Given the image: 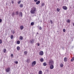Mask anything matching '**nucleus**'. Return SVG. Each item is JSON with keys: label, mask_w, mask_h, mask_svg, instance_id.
I'll return each instance as SVG.
<instances>
[{"label": "nucleus", "mask_w": 74, "mask_h": 74, "mask_svg": "<svg viewBox=\"0 0 74 74\" xmlns=\"http://www.w3.org/2000/svg\"><path fill=\"white\" fill-rule=\"evenodd\" d=\"M36 10H37V9L36 8H33L31 10V13L32 14H34L35 12H36Z\"/></svg>", "instance_id": "1"}, {"label": "nucleus", "mask_w": 74, "mask_h": 74, "mask_svg": "<svg viewBox=\"0 0 74 74\" xmlns=\"http://www.w3.org/2000/svg\"><path fill=\"white\" fill-rule=\"evenodd\" d=\"M53 63H54V62L52 60H50L49 61V65H52L53 64Z\"/></svg>", "instance_id": "2"}, {"label": "nucleus", "mask_w": 74, "mask_h": 74, "mask_svg": "<svg viewBox=\"0 0 74 74\" xmlns=\"http://www.w3.org/2000/svg\"><path fill=\"white\" fill-rule=\"evenodd\" d=\"M18 16L19 17H22L23 16V13L22 12H20L18 14Z\"/></svg>", "instance_id": "3"}, {"label": "nucleus", "mask_w": 74, "mask_h": 74, "mask_svg": "<svg viewBox=\"0 0 74 74\" xmlns=\"http://www.w3.org/2000/svg\"><path fill=\"white\" fill-rule=\"evenodd\" d=\"M32 66H34L36 64V61H33L32 63Z\"/></svg>", "instance_id": "4"}, {"label": "nucleus", "mask_w": 74, "mask_h": 74, "mask_svg": "<svg viewBox=\"0 0 74 74\" xmlns=\"http://www.w3.org/2000/svg\"><path fill=\"white\" fill-rule=\"evenodd\" d=\"M39 54L41 56H42L44 55V52L43 51H41L39 52Z\"/></svg>", "instance_id": "5"}, {"label": "nucleus", "mask_w": 74, "mask_h": 74, "mask_svg": "<svg viewBox=\"0 0 74 74\" xmlns=\"http://www.w3.org/2000/svg\"><path fill=\"white\" fill-rule=\"evenodd\" d=\"M63 8L64 10H67V7L66 6H64L63 7Z\"/></svg>", "instance_id": "6"}, {"label": "nucleus", "mask_w": 74, "mask_h": 74, "mask_svg": "<svg viewBox=\"0 0 74 74\" xmlns=\"http://www.w3.org/2000/svg\"><path fill=\"white\" fill-rule=\"evenodd\" d=\"M6 72H7V73H8V72H9L10 71V68H8L6 69Z\"/></svg>", "instance_id": "7"}, {"label": "nucleus", "mask_w": 74, "mask_h": 74, "mask_svg": "<svg viewBox=\"0 0 74 74\" xmlns=\"http://www.w3.org/2000/svg\"><path fill=\"white\" fill-rule=\"evenodd\" d=\"M30 42L31 44H34V40H31L30 41Z\"/></svg>", "instance_id": "8"}, {"label": "nucleus", "mask_w": 74, "mask_h": 74, "mask_svg": "<svg viewBox=\"0 0 74 74\" xmlns=\"http://www.w3.org/2000/svg\"><path fill=\"white\" fill-rule=\"evenodd\" d=\"M54 68V66H53V65H51L50 66V69H53Z\"/></svg>", "instance_id": "9"}, {"label": "nucleus", "mask_w": 74, "mask_h": 74, "mask_svg": "<svg viewBox=\"0 0 74 74\" xmlns=\"http://www.w3.org/2000/svg\"><path fill=\"white\" fill-rule=\"evenodd\" d=\"M64 62H67V58L66 57H65L64 58Z\"/></svg>", "instance_id": "10"}, {"label": "nucleus", "mask_w": 74, "mask_h": 74, "mask_svg": "<svg viewBox=\"0 0 74 74\" xmlns=\"http://www.w3.org/2000/svg\"><path fill=\"white\" fill-rule=\"evenodd\" d=\"M20 28L21 30H23V28H24V27L23 25H21L20 26Z\"/></svg>", "instance_id": "11"}, {"label": "nucleus", "mask_w": 74, "mask_h": 74, "mask_svg": "<svg viewBox=\"0 0 74 74\" xmlns=\"http://www.w3.org/2000/svg\"><path fill=\"white\" fill-rule=\"evenodd\" d=\"M40 1H38L36 2V4L38 5V4H40Z\"/></svg>", "instance_id": "12"}, {"label": "nucleus", "mask_w": 74, "mask_h": 74, "mask_svg": "<svg viewBox=\"0 0 74 74\" xmlns=\"http://www.w3.org/2000/svg\"><path fill=\"white\" fill-rule=\"evenodd\" d=\"M20 47L19 46H18L17 47V50H18V51H19V50H20Z\"/></svg>", "instance_id": "13"}, {"label": "nucleus", "mask_w": 74, "mask_h": 74, "mask_svg": "<svg viewBox=\"0 0 74 74\" xmlns=\"http://www.w3.org/2000/svg\"><path fill=\"white\" fill-rule=\"evenodd\" d=\"M47 65V64L46 62H45L43 63V66H46Z\"/></svg>", "instance_id": "14"}, {"label": "nucleus", "mask_w": 74, "mask_h": 74, "mask_svg": "<svg viewBox=\"0 0 74 74\" xmlns=\"http://www.w3.org/2000/svg\"><path fill=\"white\" fill-rule=\"evenodd\" d=\"M39 74H42V71H40L39 72Z\"/></svg>", "instance_id": "15"}, {"label": "nucleus", "mask_w": 74, "mask_h": 74, "mask_svg": "<svg viewBox=\"0 0 74 74\" xmlns=\"http://www.w3.org/2000/svg\"><path fill=\"white\" fill-rule=\"evenodd\" d=\"M20 40H22L23 39V37H22V36H20Z\"/></svg>", "instance_id": "16"}, {"label": "nucleus", "mask_w": 74, "mask_h": 74, "mask_svg": "<svg viewBox=\"0 0 74 74\" xmlns=\"http://www.w3.org/2000/svg\"><path fill=\"white\" fill-rule=\"evenodd\" d=\"M23 5L22 4H21L20 5V7H21V8L23 7Z\"/></svg>", "instance_id": "17"}, {"label": "nucleus", "mask_w": 74, "mask_h": 74, "mask_svg": "<svg viewBox=\"0 0 74 74\" xmlns=\"http://www.w3.org/2000/svg\"><path fill=\"white\" fill-rule=\"evenodd\" d=\"M20 41L19 40H18L17 42V44H20Z\"/></svg>", "instance_id": "18"}, {"label": "nucleus", "mask_w": 74, "mask_h": 74, "mask_svg": "<svg viewBox=\"0 0 74 74\" xmlns=\"http://www.w3.org/2000/svg\"><path fill=\"white\" fill-rule=\"evenodd\" d=\"M67 22H68L69 23H70V20L68 19V20H67Z\"/></svg>", "instance_id": "19"}, {"label": "nucleus", "mask_w": 74, "mask_h": 74, "mask_svg": "<svg viewBox=\"0 0 74 74\" xmlns=\"http://www.w3.org/2000/svg\"><path fill=\"white\" fill-rule=\"evenodd\" d=\"M10 38L11 39H13V38H14V36H13V35H11Z\"/></svg>", "instance_id": "20"}, {"label": "nucleus", "mask_w": 74, "mask_h": 74, "mask_svg": "<svg viewBox=\"0 0 74 74\" xmlns=\"http://www.w3.org/2000/svg\"><path fill=\"white\" fill-rule=\"evenodd\" d=\"M43 60H44L43 59V58H41L40 59V61L41 62H43Z\"/></svg>", "instance_id": "21"}, {"label": "nucleus", "mask_w": 74, "mask_h": 74, "mask_svg": "<svg viewBox=\"0 0 74 74\" xmlns=\"http://www.w3.org/2000/svg\"><path fill=\"white\" fill-rule=\"evenodd\" d=\"M60 66L61 67H63V64H61L60 65Z\"/></svg>", "instance_id": "22"}, {"label": "nucleus", "mask_w": 74, "mask_h": 74, "mask_svg": "<svg viewBox=\"0 0 74 74\" xmlns=\"http://www.w3.org/2000/svg\"><path fill=\"white\" fill-rule=\"evenodd\" d=\"M15 14H16V15H18V11H17L16 12Z\"/></svg>", "instance_id": "23"}, {"label": "nucleus", "mask_w": 74, "mask_h": 74, "mask_svg": "<svg viewBox=\"0 0 74 74\" xmlns=\"http://www.w3.org/2000/svg\"><path fill=\"white\" fill-rule=\"evenodd\" d=\"M74 60V57H73L71 60V62H73Z\"/></svg>", "instance_id": "24"}, {"label": "nucleus", "mask_w": 74, "mask_h": 74, "mask_svg": "<svg viewBox=\"0 0 74 74\" xmlns=\"http://www.w3.org/2000/svg\"><path fill=\"white\" fill-rule=\"evenodd\" d=\"M24 53L25 55H27V51H24Z\"/></svg>", "instance_id": "25"}, {"label": "nucleus", "mask_w": 74, "mask_h": 74, "mask_svg": "<svg viewBox=\"0 0 74 74\" xmlns=\"http://www.w3.org/2000/svg\"><path fill=\"white\" fill-rule=\"evenodd\" d=\"M44 5H45V4L43 3L41 4V6H42V7H43Z\"/></svg>", "instance_id": "26"}, {"label": "nucleus", "mask_w": 74, "mask_h": 74, "mask_svg": "<svg viewBox=\"0 0 74 74\" xmlns=\"http://www.w3.org/2000/svg\"><path fill=\"white\" fill-rule=\"evenodd\" d=\"M34 23L33 22H32L31 23V25H32V26H33V25H34Z\"/></svg>", "instance_id": "27"}, {"label": "nucleus", "mask_w": 74, "mask_h": 74, "mask_svg": "<svg viewBox=\"0 0 74 74\" xmlns=\"http://www.w3.org/2000/svg\"><path fill=\"white\" fill-rule=\"evenodd\" d=\"M6 49H4V51H3V52L4 53H5V52H6Z\"/></svg>", "instance_id": "28"}, {"label": "nucleus", "mask_w": 74, "mask_h": 74, "mask_svg": "<svg viewBox=\"0 0 74 74\" xmlns=\"http://www.w3.org/2000/svg\"><path fill=\"white\" fill-rule=\"evenodd\" d=\"M21 3V1H18V4H20V3Z\"/></svg>", "instance_id": "29"}, {"label": "nucleus", "mask_w": 74, "mask_h": 74, "mask_svg": "<svg viewBox=\"0 0 74 74\" xmlns=\"http://www.w3.org/2000/svg\"><path fill=\"white\" fill-rule=\"evenodd\" d=\"M12 16H14V15H15V13H14V12H13L12 14Z\"/></svg>", "instance_id": "30"}, {"label": "nucleus", "mask_w": 74, "mask_h": 74, "mask_svg": "<svg viewBox=\"0 0 74 74\" xmlns=\"http://www.w3.org/2000/svg\"><path fill=\"white\" fill-rule=\"evenodd\" d=\"M57 11L58 12H59V11H60V9H59V8H58L57 9Z\"/></svg>", "instance_id": "31"}, {"label": "nucleus", "mask_w": 74, "mask_h": 74, "mask_svg": "<svg viewBox=\"0 0 74 74\" xmlns=\"http://www.w3.org/2000/svg\"><path fill=\"white\" fill-rule=\"evenodd\" d=\"M12 33L13 34H14L15 33V32L14 31V30L12 31Z\"/></svg>", "instance_id": "32"}, {"label": "nucleus", "mask_w": 74, "mask_h": 74, "mask_svg": "<svg viewBox=\"0 0 74 74\" xmlns=\"http://www.w3.org/2000/svg\"><path fill=\"white\" fill-rule=\"evenodd\" d=\"M50 22L51 23V24H52V23H53V21H52L51 20L50 21Z\"/></svg>", "instance_id": "33"}, {"label": "nucleus", "mask_w": 74, "mask_h": 74, "mask_svg": "<svg viewBox=\"0 0 74 74\" xmlns=\"http://www.w3.org/2000/svg\"><path fill=\"white\" fill-rule=\"evenodd\" d=\"M1 43H2V40L1 39H0V44H1Z\"/></svg>", "instance_id": "34"}, {"label": "nucleus", "mask_w": 74, "mask_h": 74, "mask_svg": "<svg viewBox=\"0 0 74 74\" xmlns=\"http://www.w3.org/2000/svg\"><path fill=\"white\" fill-rule=\"evenodd\" d=\"M63 32H66V29H63Z\"/></svg>", "instance_id": "35"}, {"label": "nucleus", "mask_w": 74, "mask_h": 74, "mask_svg": "<svg viewBox=\"0 0 74 74\" xmlns=\"http://www.w3.org/2000/svg\"><path fill=\"white\" fill-rule=\"evenodd\" d=\"M14 63H16V64H18V62L16 61V62H15Z\"/></svg>", "instance_id": "36"}, {"label": "nucleus", "mask_w": 74, "mask_h": 74, "mask_svg": "<svg viewBox=\"0 0 74 74\" xmlns=\"http://www.w3.org/2000/svg\"><path fill=\"white\" fill-rule=\"evenodd\" d=\"M39 30H41L42 29V27H40L39 28Z\"/></svg>", "instance_id": "37"}, {"label": "nucleus", "mask_w": 74, "mask_h": 74, "mask_svg": "<svg viewBox=\"0 0 74 74\" xmlns=\"http://www.w3.org/2000/svg\"><path fill=\"white\" fill-rule=\"evenodd\" d=\"M11 57H12V58H13V54H11Z\"/></svg>", "instance_id": "38"}, {"label": "nucleus", "mask_w": 74, "mask_h": 74, "mask_svg": "<svg viewBox=\"0 0 74 74\" xmlns=\"http://www.w3.org/2000/svg\"><path fill=\"white\" fill-rule=\"evenodd\" d=\"M29 60H28L27 59V63H29Z\"/></svg>", "instance_id": "39"}, {"label": "nucleus", "mask_w": 74, "mask_h": 74, "mask_svg": "<svg viewBox=\"0 0 74 74\" xmlns=\"http://www.w3.org/2000/svg\"><path fill=\"white\" fill-rule=\"evenodd\" d=\"M14 1L13 0L12 1V4H14Z\"/></svg>", "instance_id": "40"}, {"label": "nucleus", "mask_w": 74, "mask_h": 74, "mask_svg": "<svg viewBox=\"0 0 74 74\" xmlns=\"http://www.w3.org/2000/svg\"><path fill=\"white\" fill-rule=\"evenodd\" d=\"M2 22V19H0V23H1Z\"/></svg>", "instance_id": "41"}, {"label": "nucleus", "mask_w": 74, "mask_h": 74, "mask_svg": "<svg viewBox=\"0 0 74 74\" xmlns=\"http://www.w3.org/2000/svg\"><path fill=\"white\" fill-rule=\"evenodd\" d=\"M34 0L35 2H37V1H38V0Z\"/></svg>", "instance_id": "42"}, {"label": "nucleus", "mask_w": 74, "mask_h": 74, "mask_svg": "<svg viewBox=\"0 0 74 74\" xmlns=\"http://www.w3.org/2000/svg\"><path fill=\"white\" fill-rule=\"evenodd\" d=\"M38 46H40V44H39V43H38Z\"/></svg>", "instance_id": "43"}, {"label": "nucleus", "mask_w": 74, "mask_h": 74, "mask_svg": "<svg viewBox=\"0 0 74 74\" xmlns=\"http://www.w3.org/2000/svg\"><path fill=\"white\" fill-rule=\"evenodd\" d=\"M73 25L74 26V23L73 24Z\"/></svg>", "instance_id": "44"}, {"label": "nucleus", "mask_w": 74, "mask_h": 74, "mask_svg": "<svg viewBox=\"0 0 74 74\" xmlns=\"http://www.w3.org/2000/svg\"><path fill=\"white\" fill-rule=\"evenodd\" d=\"M37 34H38V32L37 33Z\"/></svg>", "instance_id": "45"}, {"label": "nucleus", "mask_w": 74, "mask_h": 74, "mask_svg": "<svg viewBox=\"0 0 74 74\" xmlns=\"http://www.w3.org/2000/svg\"><path fill=\"white\" fill-rule=\"evenodd\" d=\"M30 74H33V73H30Z\"/></svg>", "instance_id": "46"}]
</instances>
